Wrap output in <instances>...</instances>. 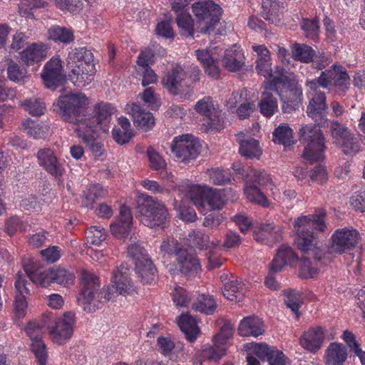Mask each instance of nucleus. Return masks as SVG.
I'll list each match as a JSON object with an SVG mask.
<instances>
[{
	"instance_id": "nucleus-7",
	"label": "nucleus",
	"mask_w": 365,
	"mask_h": 365,
	"mask_svg": "<svg viewBox=\"0 0 365 365\" xmlns=\"http://www.w3.org/2000/svg\"><path fill=\"white\" fill-rule=\"evenodd\" d=\"M24 269L33 283L44 287L51 282L68 286L73 284L75 279L72 272L62 267L48 268L43 272H38L29 265L24 264Z\"/></svg>"
},
{
	"instance_id": "nucleus-47",
	"label": "nucleus",
	"mask_w": 365,
	"mask_h": 365,
	"mask_svg": "<svg viewBox=\"0 0 365 365\" xmlns=\"http://www.w3.org/2000/svg\"><path fill=\"white\" fill-rule=\"evenodd\" d=\"M337 148L346 155L354 156L359 152L361 145L357 138L352 133L340 143Z\"/></svg>"
},
{
	"instance_id": "nucleus-37",
	"label": "nucleus",
	"mask_w": 365,
	"mask_h": 365,
	"mask_svg": "<svg viewBox=\"0 0 365 365\" xmlns=\"http://www.w3.org/2000/svg\"><path fill=\"white\" fill-rule=\"evenodd\" d=\"M176 14V23L180 29V34L187 37H193L194 21L190 14L182 9L179 11H174Z\"/></svg>"
},
{
	"instance_id": "nucleus-33",
	"label": "nucleus",
	"mask_w": 365,
	"mask_h": 365,
	"mask_svg": "<svg viewBox=\"0 0 365 365\" xmlns=\"http://www.w3.org/2000/svg\"><path fill=\"white\" fill-rule=\"evenodd\" d=\"M347 349L341 343H331L325 354L327 365H343L347 359Z\"/></svg>"
},
{
	"instance_id": "nucleus-56",
	"label": "nucleus",
	"mask_w": 365,
	"mask_h": 365,
	"mask_svg": "<svg viewBox=\"0 0 365 365\" xmlns=\"http://www.w3.org/2000/svg\"><path fill=\"white\" fill-rule=\"evenodd\" d=\"M259 232L262 236L272 235V241L278 242L282 237V230L279 227H276L272 222L262 223L259 226Z\"/></svg>"
},
{
	"instance_id": "nucleus-27",
	"label": "nucleus",
	"mask_w": 365,
	"mask_h": 365,
	"mask_svg": "<svg viewBox=\"0 0 365 365\" xmlns=\"http://www.w3.org/2000/svg\"><path fill=\"white\" fill-rule=\"evenodd\" d=\"M299 260V257L293 250L287 245H282L278 250L271 264L272 271L281 272L285 265H293Z\"/></svg>"
},
{
	"instance_id": "nucleus-18",
	"label": "nucleus",
	"mask_w": 365,
	"mask_h": 365,
	"mask_svg": "<svg viewBox=\"0 0 365 365\" xmlns=\"http://www.w3.org/2000/svg\"><path fill=\"white\" fill-rule=\"evenodd\" d=\"M133 217L125 205L120 207V212L115 220L110 225L112 235L118 239H125L130 235Z\"/></svg>"
},
{
	"instance_id": "nucleus-15",
	"label": "nucleus",
	"mask_w": 365,
	"mask_h": 365,
	"mask_svg": "<svg viewBox=\"0 0 365 365\" xmlns=\"http://www.w3.org/2000/svg\"><path fill=\"white\" fill-rule=\"evenodd\" d=\"M41 78L45 87L51 90H56L63 84L65 75L63 72L62 62L59 58H52L46 63Z\"/></svg>"
},
{
	"instance_id": "nucleus-51",
	"label": "nucleus",
	"mask_w": 365,
	"mask_h": 365,
	"mask_svg": "<svg viewBox=\"0 0 365 365\" xmlns=\"http://www.w3.org/2000/svg\"><path fill=\"white\" fill-rule=\"evenodd\" d=\"M196 111L209 118L215 115L217 110L215 108L214 104L210 97H205L199 101L195 107Z\"/></svg>"
},
{
	"instance_id": "nucleus-22",
	"label": "nucleus",
	"mask_w": 365,
	"mask_h": 365,
	"mask_svg": "<svg viewBox=\"0 0 365 365\" xmlns=\"http://www.w3.org/2000/svg\"><path fill=\"white\" fill-rule=\"evenodd\" d=\"M344 68L341 66L333 64L330 68L322 71L318 78L307 81L306 86L314 91L320 87L327 88L332 85L339 76V71H342Z\"/></svg>"
},
{
	"instance_id": "nucleus-34",
	"label": "nucleus",
	"mask_w": 365,
	"mask_h": 365,
	"mask_svg": "<svg viewBox=\"0 0 365 365\" xmlns=\"http://www.w3.org/2000/svg\"><path fill=\"white\" fill-rule=\"evenodd\" d=\"M93 63V53L86 48H78L69 52L67 58L68 66H87Z\"/></svg>"
},
{
	"instance_id": "nucleus-60",
	"label": "nucleus",
	"mask_w": 365,
	"mask_h": 365,
	"mask_svg": "<svg viewBox=\"0 0 365 365\" xmlns=\"http://www.w3.org/2000/svg\"><path fill=\"white\" fill-rule=\"evenodd\" d=\"M108 195V191L100 184H94L89 187V194L86 199L93 204L95 200L105 197Z\"/></svg>"
},
{
	"instance_id": "nucleus-21",
	"label": "nucleus",
	"mask_w": 365,
	"mask_h": 365,
	"mask_svg": "<svg viewBox=\"0 0 365 365\" xmlns=\"http://www.w3.org/2000/svg\"><path fill=\"white\" fill-rule=\"evenodd\" d=\"M15 287L16 289L14 302L15 313L18 317H23L25 315L27 307L25 295L29 293V289L27 287L25 276L21 272H19L16 275Z\"/></svg>"
},
{
	"instance_id": "nucleus-5",
	"label": "nucleus",
	"mask_w": 365,
	"mask_h": 365,
	"mask_svg": "<svg viewBox=\"0 0 365 365\" xmlns=\"http://www.w3.org/2000/svg\"><path fill=\"white\" fill-rule=\"evenodd\" d=\"M136 217L145 226L163 229L170 222L165 204L151 196L142 195L137 200Z\"/></svg>"
},
{
	"instance_id": "nucleus-1",
	"label": "nucleus",
	"mask_w": 365,
	"mask_h": 365,
	"mask_svg": "<svg viewBox=\"0 0 365 365\" xmlns=\"http://www.w3.org/2000/svg\"><path fill=\"white\" fill-rule=\"evenodd\" d=\"M325 216L326 212L320 210L317 214L299 217L294 222L296 232L294 245L302 254L299 269L301 278H313L318 274L320 267L331 262L332 255H341L349 251L358 243L359 232L353 228L344 227L334 232L329 247H323L309 228L324 232L327 227L324 221Z\"/></svg>"
},
{
	"instance_id": "nucleus-41",
	"label": "nucleus",
	"mask_w": 365,
	"mask_h": 365,
	"mask_svg": "<svg viewBox=\"0 0 365 365\" xmlns=\"http://www.w3.org/2000/svg\"><path fill=\"white\" fill-rule=\"evenodd\" d=\"M283 295L284 297V301L288 308H289L293 313L298 318L299 316V309L302 303V299L299 292L296 289H287L283 290Z\"/></svg>"
},
{
	"instance_id": "nucleus-16",
	"label": "nucleus",
	"mask_w": 365,
	"mask_h": 365,
	"mask_svg": "<svg viewBox=\"0 0 365 365\" xmlns=\"http://www.w3.org/2000/svg\"><path fill=\"white\" fill-rule=\"evenodd\" d=\"M187 76V71L182 66L175 65L165 74L162 83L170 93L173 96L180 95L184 91V81Z\"/></svg>"
},
{
	"instance_id": "nucleus-36",
	"label": "nucleus",
	"mask_w": 365,
	"mask_h": 365,
	"mask_svg": "<svg viewBox=\"0 0 365 365\" xmlns=\"http://www.w3.org/2000/svg\"><path fill=\"white\" fill-rule=\"evenodd\" d=\"M217 303L212 296L199 294L192 304V309L207 315L212 314L217 309Z\"/></svg>"
},
{
	"instance_id": "nucleus-12",
	"label": "nucleus",
	"mask_w": 365,
	"mask_h": 365,
	"mask_svg": "<svg viewBox=\"0 0 365 365\" xmlns=\"http://www.w3.org/2000/svg\"><path fill=\"white\" fill-rule=\"evenodd\" d=\"M171 150L180 162L188 163L199 155L200 145L192 135H185L175 138Z\"/></svg>"
},
{
	"instance_id": "nucleus-20",
	"label": "nucleus",
	"mask_w": 365,
	"mask_h": 365,
	"mask_svg": "<svg viewBox=\"0 0 365 365\" xmlns=\"http://www.w3.org/2000/svg\"><path fill=\"white\" fill-rule=\"evenodd\" d=\"M38 163L45 170L56 178L62 176L64 169L59 163L54 153L50 148H43L37 153Z\"/></svg>"
},
{
	"instance_id": "nucleus-57",
	"label": "nucleus",
	"mask_w": 365,
	"mask_h": 365,
	"mask_svg": "<svg viewBox=\"0 0 365 365\" xmlns=\"http://www.w3.org/2000/svg\"><path fill=\"white\" fill-rule=\"evenodd\" d=\"M40 255L43 260L49 263H54L61 256V250L57 246H50L46 249L40 251Z\"/></svg>"
},
{
	"instance_id": "nucleus-59",
	"label": "nucleus",
	"mask_w": 365,
	"mask_h": 365,
	"mask_svg": "<svg viewBox=\"0 0 365 365\" xmlns=\"http://www.w3.org/2000/svg\"><path fill=\"white\" fill-rule=\"evenodd\" d=\"M310 179L319 184H324L328 179L327 171L324 166L317 165L311 171Z\"/></svg>"
},
{
	"instance_id": "nucleus-14",
	"label": "nucleus",
	"mask_w": 365,
	"mask_h": 365,
	"mask_svg": "<svg viewBox=\"0 0 365 365\" xmlns=\"http://www.w3.org/2000/svg\"><path fill=\"white\" fill-rule=\"evenodd\" d=\"M44 325L43 317L42 322H30L26 325L25 330L31 341V350L34 352L39 365H46L47 352L46 345L41 340L42 328Z\"/></svg>"
},
{
	"instance_id": "nucleus-17",
	"label": "nucleus",
	"mask_w": 365,
	"mask_h": 365,
	"mask_svg": "<svg viewBox=\"0 0 365 365\" xmlns=\"http://www.w3.org/2000/svg\"><path fill=\"white\" fill-rule=\"evenodd\" d=\"M175 262L179 271L185 276H193L201 268L200 260L191 248L184 247L180 251Z\"/></svg>"
},
{
	"instance_id": "nucleus-44",
	"label": "nucleus",
	"mask_w": 365,
	"mask_h": 365,
	"mask_svg": "<svg viewBox=\"0 0 365 365\" xmlns=\"http://www.w3.org/2000/svg\"><path fill=\"white\" fill-rule=\"evenodd\" d=\"M292 56L295 60L309 63L313 60L315 51L308 45L295 43L292 48Z\"/></svg>"
},
{
	"instance_id": "nucleus-50",
	"label": "nucleus",
	"mask_w": 365,
	"mask_h": 365,
	"mask_svg": "<svg viewBox=\"0 0 365 365\" xmlns=\"http://www.w3.org/2000/svg\"><path fill=\"white\" fill-rule=\"evenodd\" d=\"M27 134L34 139L44 138L47 128L36 124L32 120L26 119L22 124Z\"/></svg>"
},
{
	"instance_id": "nucleus-3",
	"label": "nucleus",
	"mask_w": 365,
	"mask_h": 365,
	"mask_svg": "<svg viewBox=\"0 0 365 365\" xmlns=\"http://www.w3.org/2000/svg\"><path fill=\"white\" fill-rule=\"evenodd\" d=\"M88 105V98L81 92H71L61 96L56 101L61 118L76 125V128L86 124L89 125L90 123L101 118L111 117L115 111L114 107L108 103H98L90 110Z\"/></svg>"
},
{
	"instance_id": "nucleus-64",
	"label": "nucleus",
	"mask_w": 365,
	"mask_h": 365,
	"mask_svg": "<svg viewBox=\"0 0 365 365\" xmlns=\"http://www.w3.org/2000/svg\"><path fill=\"white\" fill-rule=\"evenodd\" d=\"M251 180L257 183L259 186H266L272 183L271 178L264 170H254Z\"/></svg>"
},
{
	"instance_id": "nucleus-28",
	"label": "nucleus",
	"mask_w": 365,
	"mask_h": 365,
	"mask_svg": "<svg viewBox=\"0 0 365 365\" xmlns=\"http://www.w3.org/2000/svg\"><path fill=\"white\" fill-rule=\"evenodd\" d=\"M222 64L228 71H240L245 66L244 55L242 50L236 46L225 50L222 59Z\"/></svg>"
},
{
	"instance_id": "nucleus-13",
	"label": "nucleus",
	"mask_w": 365,
	"mask_h": 365,
	"mask_svg": "<svg viewBox=\"0 0 365 365\" xmlns=\"http://www.w3.org/2000/svg\"><path fill=\"white\" fill-rule=\"evenodd\" d=\"M282 103V109L284 113H291L299 108L302 104V89L296 80H290L284 90L276 91Z\"/></svg>"
},
{
	"instance_id": "nucleus-39",
	"label": "nucleus",
	"mask_w": 365,
	"mask_h": 365,
	"mask_svg": "<svg viewBox=\"0 0 365 365\" xmlns=\"http://www.w3.org/2000/svg\"><path fill=\"white\" fill-rule=\"evenodd\" d=\"M48 38L63 43H69L74 40L73 33L71 29L59 26H54L48 29Z\"/></svg>"
},
{
	"instance_id": "nucleus-4",
	"label": "nucleus",
	"mask_w": 365,
	"mask_h": 365,
	"mask_svg": "<svg viewBox=\"0 0 365 365\" xmlns=\"http://www.w3.org/2000/svg\"><path fill=\"white\" fill-rule=\"evenodd\" d=\"M327 109L325 93H316L307 108V115L315 119V123L307 124L299 130V140L304 145L302 156L309 163L322 161L324 158V137L319 128L317 118L321 120Z\"/></svg>"
},
{
	"instance_id": "nucleus-49",
	"label": "nucleus",
	"mask_w": 365,
	"mask_h": 365,
	"mask_svg": "<svg viewBox=\"0 0 365 365\" xmlns=\"http://www.w3.org/2000/svg\"><path fill=\"white\" fill-rule=\"evenodd\" d=\"M106 232L101 226H91L86 232L88 243L99 245L106 239Z\"/></svg>"
},
{
	"instance_id": "nucleus-46",
	"label": "nucleus",
	"mask_w": 365,
	"mask_h": 365,
	"mask_svg": "<svg viewBox=\"0 0 365 365\" xmlns=\"http://www.w3.org/2000/svg\"><path fill=\"white\" fill-rule=\"evenodd\" d=\"M20 105L29 114L34 116H41L43 114L46 109V105L40 99L31 98L21 102Z\"/></svg>"
},
{
	"instance_id": "nucleus-42",
	"label": "nucleus",
	"mask_w": 365,
	"mask_h": 365,
	"mask_svg": "<svg viewBox=\"0 0 365 365\" xmlns=\"http://www.w3.org/2000/svg\"><path fill=\"white\" fill-rule=\"evenodd\" d=\"M330 133L336 147L352 134L347 127L337 120L331 123Z\"/></svg>"
},
{
	"instance_id": "nucleus-26",
	"label": "nucleus",
	"mask_w": 365,
	"mask_h": 365,
	"mask_svg": "<svg viewBox=\"0 0 365 365\" xmlns=\"http://www.w3.org/2000/svg\"><path fill=\"white\" fill-rule=\"evenodd\" d=\"M283 8V4L278 0H262V16L269 24L279 26Z\"/></svg>"
},
{
	"instance_id": "nucleus-10",
	"label": "nucleus",
	"mask_w": 365,
	"mask_h": 365,
	"mask_svg": "<svg viewBox=\"0 0 365 365\" xmlns=\"http://www.w3.org/2000/svg\"><path fill=\"white\" fill-rule=\"evenodd\" d=\"M189 197L197 207L207 210H221L223 202L218 189L208 186L192 185L188 190Z\"/></svg>"
},
{
	"instance_id": "nucleus-9",
	"label": "nucleus",
	"mask_w": 365,
	"mask_h": 365,
	"mask_svg": "<svg viewBox=\"0 0 365 365\" xmlns=\"http://www.w3.org/2000/svg\"><path fill=\"white\" fill-rule=\"evenodd\" d=\"M192 11L199 21H205L200 32L210 34L220 22L222 16V9L212 1H198L192 4Z\"/></svg>"
},
{
	"instance_id": "nucleus-63",
	"label": "nucleus",
	"mask_w": 365,
	"mask_h": 365,
	"mask_svg": "<svg viewBox=\"0 0 365 365\" xmlns=\"http://www.w3.org/2000/svg\"><path fill=\"white\" fill-rule=\"evenodd\" d=\"M311 62H312L313 68L322 71L331 63V58L328 55H325L324 53H321L314 54Z\"/></svg>"
},
{
	"instance_id": "nucleus-48",
	"label": "nucleus",
	"mask_w": 365,
	"mask_h": 365,
	"mask_svg": "<svg viewBox=\"0 0 365 365\" xmlns=\"http://www.w3.org/2000/svg\"><path fill=\"white\" fill-rule=\"evenodd\" d=\"M206 174L209 178L210 182L215 185H223L230 181V176L219 168L207 169Z\"/></svg>"
},
{
	"instance_id": "nucleus-19",
	"label": "nucleus",
	"mask_w": 365,
	"mask_h": 365,
	"mask_svg": "<svg viewBox=\"0 0 365 365\" xmlns=\"http://www.w3.org/2000/svg\"><path fill=\"white\" fill-rule=\"evenodd\" d=\"M68 69L69 79L78 87H83L90 83L96 74L94 64L68 66Z\"/></svg>"
},
{
	"instance_id": "nucleus-54",
	"label": "nucleus",
	"mask_w": 365,
	"mask_h": 365,
	"mask_svg": "<svg viewBox=\"0 0 365 365\" xmlns=\"http://www.w3.org/2000/svg\"><path fill=\"white\" fill-rule=\"evenodd\" d=\"M189 242L199 249L205 248L210 241L209 236L201 230H193L188 235Z\"/></svg>"
},
{
	"instance_id": "nucleus-40",
	"label": "nucleus",
	"mask_w": 365,
	"mask_h": 365,
	"mask_svg": "<svg viewBox=\"0 0 365 365\" xmlns=\"http://www.w3.org/2000/svg\"><path fill=\"white\" fill-rule=\"evenodd\" d=\"M292 80L285 75V70L279 66H276L274 70H271V75L269 79L264 81V88L269 90H277L276 86L283 83L284 86L287 85V82Z\"/></svg>"
},
{
	"instance_id": "nucleus-2",
	"label": "nucleus",
	"mask_w": 365,
	"mask_h": 365,
	"mask_svg": "<svg viewBox=\"0 0 365 365\" xmlns=\"http://www.w3.org/2000/svg\"><path fill=\"white\" fill-rule=\"evenodd\" d=\"M131 273L130 267L122 263L113 271L112 284L101 289L98 278L93 273L83 270L81 291L77 297L79 305L84 311L93 312L100 304L113 299L119 294H130L134 290Z\"/></svg>"
},
{
	"instance_id": "nucleus-6",
	"label": "nucleus",
	"mask_w": 365,
	"mask_h": 365,
	"mask_svg": "<svg viewBox=\"0 0 365 365\" xmlns=\"http://www.w3.org/2000/svg\"><path fill=\"white\" fill-rule=\"evenodd\" d=\"M44 325H48L52 341L59 345L65 344L73 334L75 314L65 312L57 318L53 313L43 314Z\"/></svg>"
},
{
	"instance_id": "nucleus-8",
	"label": "nucleus",
	"mask_w": 365,
	"mask_h": 365,
	"mask_svg": "<svg viewBox=\"0 0 365 365\" xmlns=\"http://www.w3.org/2000/svg\"><path fill=\"white\" fill-rule=\"evenodd\" d=\"M110 117L106 118H101L98 120L90 123L89 125L80 126L79 128H76L75 130L78 136L81 138L84 143L86 144L89 150L95 158L101 157L105 153L103 144L96 140L95 134L98 130H102L103 132H107L108 125L110 122Z\"/></svg>"
},
{
	"instance_id": "nucleus-58",
	"label": "nucleus",
	"mask_w": 365,
	"mask_h": 365,
	"mask_svg": "<svg viewBox=\"0 0 365 365\" xmlns=\"http://www.w3.org/2000/svg\"><path fill=\"white\" fill-rule=\"evenodd\" d=\"M128 255L135 260V263L138 259H147L149 257L145 253V250L140 243L131 244L128 247Z\"/></svg>"
},
{
	"instance_id": "nucleus-25",
	"label": "nucleus",
	"mask_w": 365,
	"mask_h": 365,
	"mask_svg": "<svg viewBox=\"0 0 365 365\" xmlns=\"http://www.w3.org/2000/svg\"><path fill=\"white\" fill-rule=\"evenodd\" d=\"M324 340V331L321 327L310 328L300 338L302 346L312 352H317Z\"/></svg>"
},
{
	"instance_id": "nucleus-32",
	"label": "nucleus",
	"mask_w": 365,
	"mask_h": 365,
	"mask_svg": "<svg viewBox=\"0 0 365 365\" xmlns=\"http://www.w3.org/2000/svg\"><path fill=\"white\" fill-rule=\"evenodd\" d=\"M47 55L46 48L43 44L32 43L21 53V61L27 66L34 65L42 61Z\"/></svg>"
},
{
	"instance_id": "nucleus-11",
	"label": "nucleus",
	"mask_w": 365,
	"mask_h": 365,
	"mask_svg": "<svg viewBox=\"0 0 365 365\" xmlns=\"http://www.w3.org/2000/svg\"><path fill=\"white\" fill-rule=\"evenodd\" d=\"M234 327L230 322H225L220 328V332L216 334L213 338V345L205 347L201 352V359L205 361H218L226 354L225 344L233 334Z\"/></svg>"
},
{
	"instance_id": "nucleus-38",
	"label": "nucleus",
	"mask_w": 365,
	"mask_h": 365,
	"mask_svg": "<svg viewBox=\"0 0 365 365\" xmlns=\"http://www.w3.org/2000/svg\"><path fill=\"white\" fill-rule=\"evenodd\" d=\"M243 287L244 284L240 280H230L225 284L222 294L229 300L240 302L244 297L242 293Z\"/></svg>"
},
{
	"instance_id": "nucleus-23",
	"label": "nucleus",
	"mask_w": 365,
	"mask_h": 365,
	"mask_svg": "<svg viewBox=\"0 0 365 365\" xmlns=\"http://www.w3.org/2000/svg\"><path fill=\"white\" fill-rule=\"evenodd\" d=\"M135 271L138 279L143 284H152L157 282V268L150 258L138 259L135 264Z\"/></svg>"
},
{
	"instance_id": "nucleus-43",
	"label": "nucleus",
	"mask_w": 365,
	"mask_h": 365,
	"mask_svg": "<svg viewBox=\"0 0 365 365\" xmlns=\"http://www.w3.org/2000/svg\"><path fill=\"white\" fill-rule=\"evenodd\" d=\"M273 141L275 143L289 146L294 143L292 130L288 125H280L273 132Z\"/></svg>"
},
{
	"instance_id": "nucleus-52",
	"label": "nucleus",
	"mask_w": 365,
	"mask_h": 365,
	"mask_svg": "<svg viewBox=\"0 0 365 365\" xmlns=\"http://www.w3.org/2000/svg\"><path fill=\"white\" fill-rule=\"evenodd\" d=\"M184 247L180 245L177 240L173 239L165 240L160 245V253L163 255H175L178 257V252L182 251Z\"/></svg>"
},
{
	"instance_id": "nucleus-31",
	"label": "nucleus",
	"mask_w": 365,
	"mask_h": 365,
	"mask_svg": "<svg viewBox=\"0 0 365 365\" xmlns=\"http://www.w3.org/2000/svg\"><path fill=\"white\" fill-rule=\"evenodd\" d=\"M179 327L190 342L196 340L200 330L197 322L189 313L182 314L177 319Z\"/></svg>"
},
{
	"instance_id": "nucleus-29",
	"label": "nucleus",
	"mask_w": 365,
	"mask_h": 365,
	"mask_svg": "<svg viewBox=\"0 0 365 365\" xmlns=\"http://www.w3.org/2000/svg\"><path fill=\"white\" fill-rule=\"evenodd\" d=\"M264 332L263 322L256 316L245 317L238 327V334L241 336L257 337Z\"/></svg>"
},
{
	"instance_id": "nucleus-62",
	"label": "nucleus",
	"mask_w": 365,
	"mask_h": 365,
	"mask_svg": "<svg viewBox=\"0 0 365 365\" xmlns=\"http://www.w3.org/2000/svg\"><path fill=\"white\" fill-rule=\"evenodd\" d=\"M112 135L114 140L119 145L128 143L133 138L132 131H125L120 128H114L112 131Z\"/></svg>"
},
{
	"instance_id": "nucleus-61",
	"label": "nucleus",
	"mask_w": 365,
	"mask_h": 365,
	"mask_svg": "<svg viewBox=\"0 0 365 365\" xmlns=\"http://www.w3.org/2000/svg\"><path fill=\"white\" fill-rule=\"evenodd\" d=\"M173 299L177 307H187L189 303L186 290L180 287L175 288Z\"/></svg>"
},
{
	"instance_id": "nucleus-55",
	"label": "nucleus",
	"mask_w": 365,
	"mask_h": 365,
	"mask_svg": "<svg viewBox=\"0 0 365 365\" xmlns=\"http://www.w3.org/2000/svg\"><path fill=\"white\" fill-rule=\"evenodd\" d=\"M147 155L152 169L163 170L166 168V163L164 159L153 148H148Z\"/></svg>"
},
{
	"instance_id": "nucleus-24",
	"label": "nucleus",
	"mask_w": 365,
	"mask_h": 365,
	"mask_svg": "<svg viewBox=\"0 0 365 365\" xmlns=\"http://www.w3.org/2000/svg\"><path fill=\"white\" fill-rule=\"evenodd\" d=\"M237 141L240 145V153L249 159H259L262 154L259 141L251 137H245L243 133L237 134Z\"/></svg>"
},
{
	"instance_id": "nucleus-35",
	"label": "nucleus",
	"mask_w": 365,
	"mask_h": 365,
	"mask_svg": "<svg viewBox=\"0 0 365 365\" xmlns=\"http://www.w3.org/2000/svg\"><path fill=\"white\" fill-rule=\"evenodd\" d=\"M276 91L265 88V91L262 94L259 107L261 113L266 117L272 116L278 109L277 100L272 93V92H276Z\"/></svg>"
},
{
	"instance_id": "nucleus-45",
	"label": "nucleus",
	"mask_w": 365,
	"mask_h": 365,
	"mask_svg": "<svg viewBox=\"0 0 365 365\" xmlns=\"http://www.w3.org/2000/svg\"><path fill=\"white\" fill-rule=\"evenodd\" d=\"M245 193L247 199L262 207H267L269 205L267 198L254 184L247 185L245 188Z\"/></svg>"
},
{
	"instance_id": "nucleus-30",
	"label": "nucleus",
	"mask_w": 365,
	"mask_h": 365,
	"mask_svg": "<svg viewBox=\"0 0 365 365\" xmlns=\"http://www.w3.org/2000/svg\"><path fill=\"white\" fill-rule=\"evenodd\" d=\"M131 115L134 125L143 131H148L155 125V118L152 113L142 109L139 104H133L131 107Z\"/></svg>"
},
{
	"instance_id": "nucleus-53",
	"label": "nucleus",
	"mask_w": 365,
	"mask_h": 365,
	"mask_svg": "<svg viewBox=\"0 0 365 365\" xmlns=\"http://www.w3.org/2000/svg\"><path fill=\"white\" fill-rule=\"evenodd\" d=\"M9 78L14 82L20 83L26 77V71L21 68L19 64L10 61L7 67Z\"/></svg>"
}]
</instances>
